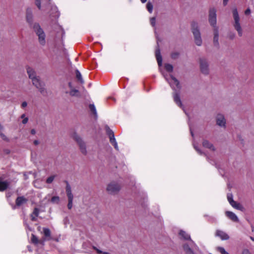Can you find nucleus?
I'll return each mask as SVG.
<instances>
[{
    "mask_svg": "<svg viewBox=\"0 0 254 254\" xmlns=\"http://www.w3.org/2000/svg\"><path fill=\"white\" fill-rule=\"evenodd\" d=\"M27 248H28V250H29V251H30V252H31V251H32V250L30 249V246H27Z\"/></svg>",
    "mask_w": 254,
    "mask_h": 254,
    "instance_id": "nucleus-55",
    "label": "nucleus"
},
{
    "mask_svg": "<svg viewBox=\"0 0 254 254\" xmlns=\"http://www.w3.org/2000/svg\"><path fill=\"white\" fill-rule=\"evenodd\" d=\"M250 239L254 242V238L252 237H250Z\"/></svg>",
    "mask_w": 254,
    "mask_h": 254,
    "instance_id": "nucleus-57",
    "label": "nucleus"
},
{
    "mask_svg": "<svg viewBox=\"0 0 254 254\" xmlns=\"http://www.w3.org/2000/svg\"><path fill=\"white\" fill-rule=\"evenodd\" d=\"M216 236L220 237L222 240H227L229 239V236L224 232L221 230H217Z\"/></svg>",
    "mask_w": 254,
    "mask_h": 254,
    "instance_id": "nucleus-13",
    "label": "nucleus"
},
{
    "mask_svg": "<svg viewBox=\"0 0 254 254\" xmlns=\"http://www.w3.org/2000/svg\"><path fill=\"white\" fill-rule=\"evenodd\" d=\"M165 68L167 71L169 72H172L173 70V65L169 64H165Z\"/></svg>",
    "mask_w": 254,
    "mask_h": 254,
    "instance_id": "nucleus-28",
    "label": "nucleus"
},
{
    "mask_svg": "<svg viewBox=\"0 0 254 254\" xmlns=\"http://www.w3.org/2000/svg\"><path fill=\"white\" fill-rule=\"evenodd\" d=\"M27 106V103L26 102L24 101V102H23L21 104V107L22 108H25L26 107V106Z\"/></svg>",
    "mask_w": 254,
    "mask_h": 254,
    "instance_id": "nucleus-47",
    "label": "nucleus"
},
{
    "mask_svg": "<svg viewBox=\"0 0 254 254\" xmlns=\"http://www.w3.org/2000/svg\"><path fill=\"white\" fill-rule=\"evenodd\" d=\"M200 68L202 73L208 74L209 72V64L206 59L201 58L199 60Z\"/></svg>",
    "mask_w": 254,
    "mask_h": 254,
    "instance_id": "nucleus-8",
    "label": "nucleus"
},
{
    "mask_svg": "<svg viewBox=\"0 0 254 254\" xmlns=\"http://www.w3.org/2000/svg\"><path fill=\"white\" fill-rule=\"evenodd\" d=\"M226 215L231 220L234 222H238L239 218L237 216L231 211H226L225 212Z\"/></svg>",
    "mask_w": 254,
    "mask_h": 254,
    "instance_id": "nucleus-15",
    "label": "nucleus"
},
{
    "mask_svg": "<svg viewBox=\"0 0 254 254\" xmlns=\"http://www.w3.org/2000/svg\"><path fill=\"white\" fill-rule=\"evenodd\" d=\"M39 143V141L38 140H35L34 141V144L35 145H38Z\"/></svg>",
    "mask_w": 254,
    "mask_h": 254,
    "instance_id": "nucleus-50",
    "label": "nucleus"
},
{
    "mask_svg": "<svg viewBox=\"0 0 254 254\" xmlns=\"http://www.w3.org/2000/svg\"><path fill=\"white\" fill-rule=\"evenodd\" d=\"M75 72H76V76L77 79L78 80V81L81 84H83L84 83V80L82 77V75H81L80 72L77 69L76 70Z\"/></svg>",
    "mask_w": 254,
    "mask_h": 254,
    "instance_id": "nucleus-27",
    "label": "nucleus"
},
{
    "mask_svg": "<svg viewBox=\"0 0 254 254\" xmlns=\"http://www.w3.org/2000/svg\"><path fill=\"white\" fill-rule=\"evenodd\" d=\"M55 176H51L47 178L46 180V183L47 184H51L53 182L55 179Z\"/></svg>",
    "mask_w": 254,
    "mask_h": 254,
    "instance_id": "nucleus-33",
    "label": "nucleus"
},
{
    "mask_svg": "<svg viewBox=\"0 0 254 254\" xmlns=\"http://www.w3.org/2000/svg\"><path fill=\"white\" fill-rule=\"evenodd\" d=\"M72 137L78 143L81 153L86 155L87 154L86 144L82 138L76 132L73 133Z\"/></svg>",
    "mask_w": 254,
    "mask_h": 254,
    "instance_id": "nucleus-5",
    "label": "nucleus"
},
{
    "mask_svg": "<svg viewBox=\"0 0 254 254\" xmlns=\"http://www.w3.org/2000/svg\"><path fill=\"white\" fill-rule=\"evenodd\" d=\"M217 249L221 254H229L223 247H218Z\"/></svg>",
    "mask_w": 254,
    "mask_h": 254,
    "instance_id": "nucleus-31",
    "label": "nucleus"
},
{
    "mask_svg": "<svg viewBox=\"0 0 254 254\" xmlns=\"http://www.w3.org/2000/svg\"><path fill=\"white\" fill-rule=\"evenodd\" d=\"M233 14L235 20L234 26L235 29L237 31L238 35L240 36H242L243 35V31L240 23V18L237 8H234L233 10Z\"/></svg>",
    "mask_w": 254,
    "mask_h": 254,
    "instance_id": "nucleus-4",
    "label": "nucleus"
},
{
    "mask_svg": "<svg viewBox=\"0 0 254 254\" xmlns=\"http://www.w3.org/2000/svg\"><path fill=\"white\" fill-rule=\"evenodd\" d=\"M230 204L233 207L236 208L238 210H241L242 208V205L240 203H237L234 200L232 201V202H230Z\"/></svg>",
    "mask_w": 254,
    "mask_h": 254,
    "instance_id": "nucleus-25",
    "label": "nucleus"
},
{
    "mask_svg": "<svg viewBox=\"0 0 254 254\" xmlns=\"http://www.w3.org/2000/svg\"><path fill=\"white\" fill-rule=\"evenodd\" d=\"M78 93V90H77L76 89H71L69 92V94L72 96H77Z\"/></svg>",
    "mask_w": 254,
    "mask_h": 254,
    "instance_id": "nucleus-32",
    "label": "nucleus"
},
{
    "mask_svg": "<svg viewBox=\"0 0 254 254\" xmlns=\"http://www.w3.org/2000/svg\"><path fill=\"white\" fill-rule=\"evenodd\" d=\"M202 145L203 147L205 148H209L212 150H214V147L213 145L209 142L207 140H204L202 142Z\"/></svg>",
    "mask_w": 254,
    "mask_h": 254,
    "instance_id": "nucleus-23",
    "label": "nucleus"
},
{
    "mask_svg": "<svg viewBox=\"0 0 254 254\" xmlns=\"http://www.w3.org/2000/svg\"><path fill=\"white\" fill-rule=\"evenodd\" d=\"M2 128L1 125L0 124V129H1Z\"/></svg>",
    "mask_w": 254,
    "mask_h": 254,
    "instance_id": "nucleus-59",
    "label": "nucleus"
},
{
    "mask_svg": "<svg viewBox=\"0 0 254 254\" xmlns=\"http://www.w3.org/2000/svg\"><path fill=\"white\" fill-rule=\"evenodd\" d=\"M140 0L142 3H145L147 1V0Z\"/></svg>",
    "mask_w": 254,
    "mask_h": 254,
    "instance_id": "nucleus-53",
    "label": "nucleus"
},
{
    "mask_svg": "<svg viewBox=\"0 0 254 254\" xmlns=\"http://www.w3.org/2000/svg\"><path fill=\"white\" fill-rule=\"evenodd\" d=\"M67 195V198H68V200H73V195L72 194V193H68Z\"/></svg>",
    "mask_w": 254,
    "mask_h": 254,
    "instance_id": "nucleus-43",
    "label": "nucleus"
},
{
    "mask_svg": "<svg viewBox=\"0 0 254 254\" xmlns=\"http://www.w3.org/2000/svg\"><path fill=\"white\" fill-rule=\"evenodd\" d=\"M93 249L96 250V251L97 252V253L98 254H109L107 252H102L101 250H99L98 249H97V248L94 247H93Z\"/></svg>",
    "mask_w": 254,
    "mask_h": 254,
    "instance_id": "nucleus-36",
    "label": "nucleus"
},
{
    "mask_svg": "<svg viewBox=\"0 0 254 254\" xmlns=\"http://www.w3.org/2000/svg\"><path fill=\"white\" fill-rule=\"evenodd\" d=\"M218 39H219L218 29V28H215L214 29L213 43H214V45L216 47H218L219 45Z\"/></svg>",
    "mask_w": 254,
    "mask_h": 254,
    "instance_id": "nucleus-16",
    "label": "nucleus"
},
{
    "mask_svg": "<svg viewBox=\"0 0 254 254\" xmlns=\"http://www.w3.org/2000/svg\"><path fill=\"white\" fill-rule=\"evenodd\" d=\"M245 14L249 15L251 13V10L250 8H248L245 11Z\"/></svg>",
    "mask_w": 254,
    "mask_h": 254,
    "instance_id": "nucleus-48",
    "label": "nucleus"
},
{
    "mask_svg": "<svg viewBox=\"0 0 254 254\" xmlns=\"http://www.w3.org/2000/svg\"><path fill=\"white\" fill-rule=\"evenodd\" d=\"M31 241L33 243L37 244L38 242V240L37 237H36L34 235H32Z\"/></svg>",
    "mask_w": 254,
    "mask_h": 254,
    "instance_id": "nucleus-35",
    "label": "nucleus"
},
{
    "mask_svg": "<svg viewBox=\"0 0 254 254\" xmlns=\"http://www.w3.org/2000/svg\"><path fill=\"white\" fill-rule=\"evenodd\" d=\"M25 117V114H22L21 116V119H24Z\"/></svg>",
    "mask_w": 254,
    "mask_h": 254,
    "instance_id": "nucleus-52",
    "label": "nucleus"
},
{
    "mask_svg": "<svg viewBox=\"0 0 254 254\" xmlns=\"http://www.w3.org/2000/svg\"><path fill=\"white\" fill-rule=\"evenodd\" d=\"M120 186L115 182H112L108 185L107 188V190L109 193L114 194L119 191Z\"/></svg>",
    "mask_w": 254,
    "mask_h": 254,
    "instance_id": "nucleus-11",
    "label": "nucleus"
},
{
    "mask_svg": "<svg viewBox=\"0 0 254 254\" xmlns=\"http://www.w3.org/2000/svg\"><path fill=\"white\" fill-rule=\"evenodd\" d=\"M229 0H223V4L224 5H227Z\"/></svg>",
    "mask_w": 254,
    "mask_h": 254,
    "instance_id": "nucleus-49",
    "label": "nucleus"
},
{
    "mask_svg": "<svg viewBox=\"0 0 254 254\" xmlns=\"http://www.w3.org/2000/svg\"><path fill=\"white\" fill-rule=\"evenodd\" d=\"M190 133H191V136H193V133H192V130H191V128H190Z\"/></svg>",
    "mask_w": 254,
    "mask_h": 254,
    "instance_id": "nucleus-54",
    "label": "nucleus"
},
{
    "mask_svg": "<svg viewBox=\"0 0 254 254\" xmlns=\"http://www.w3.org/2000/svg\"><path fill=\"white\" fill-rule=\"evenodd\" d=\"M39 213V210L37 208L34 209L33 213L31 215V220L33 221L36 220V217L38 216Z\"/></svg>",
    "mask_w": 254,
    "mask_h": 254,
    "instance_id": "nucleus-21",
    "label": "nucleus"
},
{
    "mask_svg": "<svg viewBox=\"0 0 254 254\" xmlns=\"http://www.w3.org/2000/svg\"><path fill=\"white\" fill-rule=\"evenodd\" d=\"M8 183L6 181H0V191H3L6 190L8 187Z\"/></svg>",
    "mask_w": 254,
    "mask_h": 254,
    "instance_id": "nucleus-24",
    "label": "nucleus"
},
{
    "mask_svg": "<svg viewBox=\"0 0 254 254\" xmlns=\"http://www.w3.org/2000/svg\"><path fill=\"white\" fill-rule=\"evenodd\" d=\"M90 111L93 113L95 118H97V113L96 109V107L94 104H90L89 106Z\"/></svg>",
    "mask_w": 254,
    "mask_h": 254,
    "instance_id": "nucleus-26",
    "label": "nucleus"
},
{
    "mask_svg": "<svg viewBox=\"0 0 254 254\" xmlns=\"http://www.w3.org/2000/svg\"><path fill=\"white\" fill-rule=\"evenodd\" d=\"M27 72L29 78L31 79L36 77V72L35 70L31 67H28L27 68Z\"/></svg>",
    "mask_w": 254,
    "mask_h": 254,
    "instance_id": "nucleus-20",
    "label": "nucleus"
},
{
    "mask_svg": "<svg viewBox=\"0 0 254 254\" xmlns=\"http://www.w3.org/2000/svg\"><path fill=\"white\" fill-rule=\"evenodd\" d=\"M35 4L39 9L41 8V1L40 0H35Z\"/></svg>",
    "mask_w": 254,
    "mask_h": 254,
    "instance_id": "nucleus-40",
    "label": "nucleus"
},
{
    "mask_svg": "<svg viewBox=\"0 0 254 254\" xmlns=\"http://www.w3.org/2000/svg\"><path fill=\"white\" fill-rule=\"evenodd\" d=\"M194 148L199 154H202V152L195 145H194Z\"/></svg>",
    "mask_w": 254,
    "mask_h": 254,
    "instance_id": "nucleus-46",
    "label": "nucleus"
},
{
    "mask_svg": "<svg viewBox=\"0 0 254 254\" xmlns=\"http://www.w3.org/2000/svg\"><path fill=\"white\" fill-rule=\"evenodd\" d=\"M162 74L169 83L172 89L174 90L173 98L174 102L178 106L182 108L183 105L180 96V90L181 86L179 81L172 75H171L170 77H168L163 72Z\"/></svg>",
    "mask_w": 254,
    "mask_h": 254,
    "instance_id": "nucleus-1",
    "label": "nucleus"
},
{
    "mask_svg": "<svg viewBox=\"0 0 254 254\" xmlns=\"http://www.w3.org/2000/svg\"><path fill=\"white\" fill-rule=\"evenodd\" d=\"M146 7L149 13H151L153 10V5L149 2L147 3Z\"/></svg>",
    "mask_w": 254,
    "mask_h": 254,
    "instance_id": "nucleus-30",
    "label": "nucleus"
},
{
    "mask_svg": "<svg viewBox=\"0 0 254 254\" xmlns=\"http://www.w3.org/2000/svg\"><path fill=\"white\" fill-rule=\"evenodd\" d=\"M155 56L156 58V60L159 66H161L162 65V58L161 55L160 51L159 48H157L155 51Z\"/></svg>",
    "mask_w": 254,
    "mask_h": 254,
    "instance_id": "nucleus-18",
    "label": "nucleus"
},
{
    "mask_svg": "<svg viewBox=\"0 0 254 254\" xmlns=\"http://www.w3.org/2000/svg\"><path fill=\"white\" fill-rule=\"evenodd\" d=\"M28 121V118H25L22 121V124H26L27 123Z\"/></svg>",
    "mask_w": 254,
    "mask_h": 254,
    "instance_id": "nucleus-45",
    "label": "nucleus"
},
{
    "mask_svg": "<svg viewBox=\"0 0 254 254\" xmlns=\"http://www.w3.org/2000/svg\"><path fill=\"white\" fill-rule=\"evenodd\" d=\"M216 123L217 124L221 127H224L225 126L226 124V120L224 118V117L222 114H218L216 117Z\"/></svg>",
    "mask_w": 254,
    "mask_h": 254,
    "instance_id": "nucleus-12",
    "label": "nucleus"
},
{
    "mask_svg": "<svg viewBox=\"0 0 254 254\" xmlns=\"http://www.w3.org/2000/svg\"><path fill=\"white\" fill-rule=\"evenodd\" d=\"M33 28L36 35L38 37V40L39 43L42 46L45 45L46 35L43 29L41 27L40 25L37 23H35L33 24Z\"/></svg>",
    "mask_w": 254,
    "mask_h": 254,
    "instance_id": "nucleus-3",
    "label": "nucleus"
},
{
    "mask_svg": "<svg viewBox=\"0 0 254 254\" xmlns=\"http://www.w3.org/2000/svg\"><path fill=\"white\" fill-rule=\"evenodd\" d=\"M26 19L29 23H32L33 21L32 11L30 8H27L26 10Z\"/></svg>",
    "mask_w": 254,
    "mask_h": 254,
    "instance_id": "nucleus-19",
    "label": "nucleus"
},
{
    "mask_svg": "<svg viewBox=\"0 0 254 254\" xmlns=\"http://www.w3.org/2000/svg\"><path fill=\"white\" fill-rule=\"evenodd\" d=\"M243 254H251L248 250L246 249L243 251Z\"/></svg>",
    "mask_w": 254,
    "mask_h": 254,
    "instance_id": "nucleus-44",
    "label": "nucleus"
},
{
    "mask_svg": "<svg viewBox=\"0 0 254 254\" xmlns=\"http://www.w3.org/2000/svg\"><path fill=\"white\" fill-rule=\"evenodd\" d=\"M54 240H55L57 242L59 241V239H54Z\"/></svg>",
    "mask_w": 254,
    "mask_h": 254,
    "instance_id": "nucleus-58",
    "label": "nucleus"
},
{
    "mask_svg": "<svg viewBox=\"0 0 254 254\" xmlns=\"http://www.w3.org/2000/svg\"><path fill=\"white\" fill-rule=\"evenodd\" d=\"M69 86L71 88L72 87V84H71V83L69 82Z\"/></svg>",
    "mask_w": 254,
    "mask_h": 254,
    "instance_id": "nucleus-56",
    "label": "nucleus"
},
{
    "mask_svg": "<svg viewBox=\"0 0 254 254\" xmlns=\"http://www.w3.org/2000/svg\"><path fill=\"white\" fill-rule=\"evenodd\" d=\"M72 201L73 200H68L67 207L69 209H71L72 207Z\"/></svg>",
    "mask_w": 254,
    "mask_h": 254,
    "instance_id": "nucleus-39",
    "label": "nucleus"
},
{
    "mask_svg": "<svg viewBox=\"0 0 254 254\" xmlns=\"http://www.w3.org/2000/svg\"><path fill=\"white\" fill-rule=\"evenodd\" d=\"M227 199L229 203L234 200L233 199V195L232 193H228L227 194Z\"/></svg>",
    "mask_w": 254,
    "mask_h": 254,
    "instance_id": "nucleus-38",
    "label": "nucleus"
},
{
    "mask_svg": "<svg viewBox=\"0 0 254 254\" xmlns=\"http://www.w3.org/2000/svg\"><path fill=\"white\" fill-rule=\"evenodd\" d=\"M43 234L45 237V240L49 241L52 239L51 232L50 230L47 228H43Z\"/></svg>",
    "mask_w": 254,
    "mask_h": 254,
    "instance_id": "nucleus-17",
    "label": "nucleus"
},
{
    "mask_svg": "<svg viewBox=\"0 0 254 254\" xmlns=\"http://www.w3.org/2000/svg\"><path fill=\"white\" fill-rule=\"evenodd\" d=\"M155 17H152L150 19V23L152 25V26H154L155 24Z\"/></svg>",
    "mask_w": 254,
    "mask_h": 254,
    "instance_id": "nucleus-41",
    "label": "nucleus"
},
{
    "mask_svg": "<svg viewBox=\"0 0 254 254\" xmlns=\"http://www.w3.org/2000/svg\"><path fill=\"white\" fill-rule=\"evenodd\" d=\"M31 134H35L36 133V130H35V129H31Z\"/></svg>",
    "mask_w": 254,
    "mask_h": 254,
    "instance_id": "nucleus-51",
    "label": "nucleus"
},
{
    "mask_svg": "<svg viewBox=\"0 0 254 254\" xmlns=\"http://www.w3.org/2000/svg\"><path fill=\"white\" fill-rule=\"evenodd\" d=\"M209 22L214 29L217 28L216 25V10L214 8H212L209 10Z\"/></svg>",
    "mask_w": 254,
    "mask_h": 254,
    "instance_id": "nucleus-9",
    "label": "nucleus"
},
{
    "mask_svg": "<svg viewBox=\"0 0 254 254\" xmlns=\"http://www.w3.org/2000/svg\"><path fill=\"white\" fill-rule=\"evenodd\" d=\"M65 189H66V194H67L68 193H72L71 187L68 183H67Z\"/></svg>",
    "mask_w": 254,
    "mask_h": 254,
    "instance_id": "nucleus-34",
    "label": "nucleus"
},
{
    "mask_svg": "<svg viewBox=\"0 0 254 254\" xmlns=\"http://www.w3.org/2000/svg\"><path fill=\"white\" fill-rule=\"evenodd\" d=\"M179 54L178 52H174L171 54V57L173 59H176L179 57Z\"/></svg>",
    "mask_w": 254,
    "mask_h": 254,
    "instance_id": "nucleus-37",
    "label": "nucleus"
},
{
    "mask_svg": "<svg viewBox=\"0 0 254 254\" xmlns=\"http://www.w3.org/2000/svg\"><path fill=\"white\" fill-rule=\"evenodd\" d=\"M180 235L185 240H191L190 235L187 234L186 232L181 230L179 233Z\"/></svg>",
    "mask_w": 254,
    "mask_h": 254,
    "instance_id": "nucleus-22",
    "label": "nucleus"
},
{
    "mask_svg": "<svg viewBox=\"0 0 254 254\" xmlns=\"http://www.w3.org/2000/svg\"><path fill=\"white\" fill-rule=\"evenodd\" d=\"M0 137L2 138V139L3 140H6V141H8V139L7 138V137L3 133H0Z\"/></svg>",
    "mask_w": 254,
    "mask_h": 254,
    "instance_id": "nucleus-42",
    "label": "nucleus"
},
{
    "mask_svg": "<svg viewBox=\"0 0 254 254\" xmlns=\"http://www.w3.org/2000/svg\"><path fill=\"white\" fill-rule=\"evenodd\" d=\"M60 201V197L58 196H55L52 197L51 202L53 203H58Z\"/></svg>",
    "mask_w": 254,
    "mask_h": 254,
    "instance_id": "nucleus-29",
    "label": "nucleus"
},
{
    "mask_svg": "<svg viewBox=\"0 0 254 254\" xmlns=\"http://www.w3.org/2000/svg\"><path fill=\"white\" fill-rule=\"evenodd\" d=\"M191 31L193 35L194 42L198 46L202 45V39L200 32L198 28V23L196 22L193 21L191 24Z\"/></svg>",
    "mask_w": 254,
    "mask_h": 254,
    "instance_id": "nucleus-2",
    "label": "nucleus"
},
{
    "mask_svg": "<svg viewBox=\"0 0 254 254\" xmlns=\"http://www.w3.org/2000/svg\"><path fill=\"white\" fill-rule=\"evenodd\" d=\"M106 133L108 135L110 143L114 146L115 148L117 150H119V147L118 145L117 142L116 141V138L115 137L114 132L112 130H111L109 127H106Z\"/></svg>",
    "mask_w": 254,
    "mask_h": 254,
    "instance_id": "nucleus-6",
    "label": "nucleus"
},
{
    "mask_svg": "<svg viewBox=\"0 0 254 254\" xmlns=\"http://www.w3.org/2000/svg\"><path fill=\"white\" fill-rule=\"evenodd\" d=\"M196 248V245L191 240H190L188 244H185L183 245L184 250L187 254H195L193 250Z\"/></svg>",
    "mask_w": 254,
    "mask_h": 254,
    "instance_id": "nucleus-7",
    "label": "nucleus"
},
{
    "mask_svg": "<svg viewBox=\"0 0 254 254\" xmlns=\"http://www.w3.org/2000/svg\"><path fill=\"white\" fill-rule=\"evenodd\" d=\"M33 85H34L42 94H45L46 93L45 89L43 84L40 81L38 77H35L31 79Z\"/></svg>",
    "mask_w": 254,
    "mask_h": 254,
    "instance_id": "nucleus-10",
    "label": "nucleus"
},
{
    "mask_svg": "<svg viewBox=\"0 0 254 254\" xmlns=\"http://www.w3.org/2000/svg\"><path fill=\"white\" fill-rule=\"evenodd\" d=\"M27 201V199L24 196H19L16 198L15 201L16 206L18 207L21 206L26 203Z\"/></svg>",
    "mask_w": 254,
    "mask_h": 254,
    "instance_id": "nucleus-14",
    "label": "nucleus"
}]
</instances>
